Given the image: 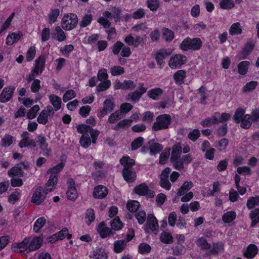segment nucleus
I'll list each match as a JSON object with an SVG mask.
<instances>
[{"label":"nucleus","mask_w":259,"mask_h":259,"mask_svg":"<svg viewBox=\"0 0 259 259\" xmlns=\"http://www.w3.org/2000/svg\"><path fill=\"white\" fill-rule=\"evenodd\" d=\"M202 46V42L200 38L195 37L191 38L189 37L185 38L179 46L180 49L183 51L188 50L198 51Z\"/></svg>","instance_id":"nucleus-1"},{"label":"nucleus","mask_w":259,"mask_h":259,"mask_svg":"<svg viewBox=\"0 0 259 259\" xmlns=\"http://www.w3.org/2000/svg\"><path fill=\"white\" fill-rule=\"evenodd\" d=\"M170 123L171 117L169 115H160L156 118V121L153 125L152 129L155 131L166 129L168 127Z\"/></svg>","instance_id":"nucleus-2"},{"label":"nucleus","mask_w":259,"mask_h":259,"mask_svg":"<svg viewBox=\"0 0 259 259\" xmlns=\"http://www.w3.org/2000/svg\"><path fill=\"white\" fill-rule=\"evenodd\" d=\"M78 23L77 16L74 14H65L62 18V27L65 30H70L74 28Z\"/></svg>","instance_id":"nucleus-3"},{"label":"nucleus","mask_w":259,"mask_h":259,"mask_svg":"<svg viewBox=\"0 0 259 259\" xmlns=\"http://www.w3.org/2000/svg\"><path fill=\"white\" fill-rule=\"evenodd\" d=\"M46 62V55H41L35 61L34 68L32 70L31 73L27 76V81H39V79H34V76L38 75L39 71L41 72L45 67Z\"/></svg>","instance_id":"nucleus-4"},{"label":"nucleus","mask_w":259,"mask_h":259,"mask_svg":"<svg viewBox=\"0 0 259 259\" xmlns=\"http://www.w3.org/2000/svg\"><path fill=\"white\" fill-rule=\"evenodd\" d=\"M170 172L171 169L169 167H166L160 175L159 185L166 190H169L171 188V184L168 180Z\"/></svg>","instance_id":"nucleus-5"},{"label":"nucleus","mask_w":259,"mask_h":259,"mask_svg":"<svg viewBox=\"0 0 259 259\" xmlns=\"http://www.w3.org/2000/svg\"><path fill=\"white\" fill-rule=\"evenodd\" d=\"M136 193L141 196H146L149 198H152L154 196V192L149 189L145 183H142L136 186L134 189Z\"/></svg>","instance_id":"nucleus-6"},{"label":"nucleus","mask_w":259,"mask_h":259,"mask_svg":"<svg viewBox=\"0 0 259 259\" xmlns=\"http://www.w3.org/2000/svg\"><path fill=\"white\" fill-rule=\"evenodd\" d=\"M186 57L181 55L177 54L170 58L168 65L172 69H175L178 66H180L186 63Z\"/></svg>","instance_id":"nucleus-7"},{"label":"nucleus","mask_w":259,"mask_h":259,"mask_svg":"<svg viewBox=\"0 0 259 259\" xmlns=\"http://www.w3.org/2000/svg\"><path fill=\"white\" fill-rule=\"evenodd\" d=\"M67 183L68 185V190L66 192L67 197L69 199L74 201L78 197L77 190L75 187V182L72 179L69 178L67 180Z\"/></svg>","instance_id":"nucleus-8"},{"label":"nucleus","mask_w":259,"mask_h":259,"mask_svg":"<svg viewBox=\"0 0 259 259\" xmlns=\"http://www.w3.org/2000/svg\"><path fill=\"white\" fill-rule=\"evenodd\" d=\"M22 140L19 143V146L20 148L32 146L36 147V142L30 137V134L27 132H24L21 134Z\"/></svg>","instance_id":"nucleus-9"},{"label":"nucleus","mask_w":259,"mask_h":259,"mask_svg":"<svg viewBox=\"0 0 259 259\" xmlns=\"http://www.w3.org/2000/svg\"><path fill=\"white\" fill-rule=\"evenodd\" d=\"M115 104L110 99H106L103 103V108L98 114L100 118H102L108 113L111 112L114 108Z\"/></svg>","instance_id":"nucleus-10"},{"label":"nucleus","mask_w":259,"mask_h":259,"mask_svg":"<svg viewBox=\"0 0 259 259\" xmlns=\"http://www.w3.org/2000/svg\"><path fill=\"white\" fill-rule=\"evenodd\" d=\"M97 231L102 238L110 237L115 233L111 228L106 227L104 222H102L99 224Z\"/></svg>","instance_id":"nucleus-11"},{"label":"nucleus","mask_w":259,"mask_h":259,"mask_svg":"<svg viewBox=\"0 0 259 259\" xmlns=\"http://www.w3.org/2000/svg\"><path fill=\"white\" fill-rule=\"evenodd\" d=\"M172 53L171 50L169 49H161L157 51L155 54V59L157 64L161 67L164 62L163 60L167 57L170 56Z\"/></svg>","instance_id":"nucleus-12"},{"label":"nucleus","mask_w":259,"mask_h":259,"mask_svg":"<svg viewBox=\"0 0 259 259\" xmlns=\"http://www.w3.org/2000/svg\"><path fill=\"white\" fill-rule=\"evenodd\" d=\"M45 196L42 193V187L37 188L31 197V202L36 205L40 204L45 200Z\"/></svg>","instance_id":"nucleus-13"},{"label":"nucleus","mask_w":259,"mask_h":259,"mask_svg":"<svg viewBox=\"0 0 259 259\" xmlns=\"http://www.w3.org/2000/svg\"><path fill=\"white\" fill-rule=\"evenodd\" d=\"M46 108V109H44L41 111L37 117V121L39 123L46 124L48 121V116L50 113L52 112V114H54L53 109L51 106H48Z\"/></svg>","instance_id":"nucleus-14"},{"label":"nucleus","mask_w":259,"mask_h":259,"mask_svg":"<svg viewBox=\"0 0 259 259\" xmlns=\"http://www.w3.org/2000/svg\"><path fill=\"white\" fill-rule=\"evenodd\" d=\"M29 243V239L25 238L20 243L14 244L12 245V249L16 252H23L27 251L28 252V243Z\"/></svg>","instance_id":"nucleus-15"},{"label":"nucleus","mask_w":259,"mask_h":259,"mask_svg":"<svg viewBox=\"0 0 259 259\" xmlns=\"http://www.w3.org/2000/svg\"><path fill=\"white\" fill-rule=\"evenodd\" d=\"M15 88L9 87L5 88L0 95V102L5 103L12 98Z\"/></svg>","instance_id":"nucleus-16"},{"label":"nucleus","mask_w":259,"mask_h":259,"mask_svg":"<svg viewBox=\"0 0 259 259\" xmlns=\"http://www.w3.org/2000/svg\"><path fill=\"white\" fill-rule=\"evenodd\" d=\"M139 91H136L128 94V100H130L134 103H136L139 100L142 95L145 93L147 89L141 84L140 87Z\"/></svg>","instance_id":"nucleus-17"},{"label":"nucleus","mask_w":259,"mask_h":259,"mask_svg":"<svg viewBox=\"0 0 259 259\" xmlns=\"http://www.w3.org/2000/svg\"><path fill=\"white\" fill-rule=\"evenodd\" d=\"M158 228L157 221L152 214H148L145 230L149 229L151 231H157Z\"/></svg>","instance_id":"nucleus-18"},{"label":"nucleus","mask_w":259,"mask_h":259,"mask_svg":"<svg viewBox=\"0 0 259 259\" xmlns=\"http://www.w3.org/2000/svg\"><path fill=\"white\" fill-rule=\"evenodd\" d=\"M43 241L41 237H34L32 240H29L28 243V252L36 250L39 249L41 246Z\"/></svg>","instance_id":"nucleus-19"},{"label":"nucleus","mask_w":259,"mask_h":259,"mask_svg":"<svg viewBox=\"0 0 259 259\" xmlns=\"http://www.w3.org/2000/svg\"><path fill=\"white\" fill-rule=\"evenodd\" d=\"M108 194L107 188L102 185L96 187L94 190L93 195L95 198L102 199Z\"/></svg>","instance_id":"nucleus-20"},{"label":"nucleus","mask_w":259,"mask_h":259,"mask_svg":"<svg viewBox=\"0 0 259 259\" xmlns=\"http://www.w3.org/2000/svg\"><path fill=\"white\" fill-rule=\"evenodd\" d=\"M122 174L124 180L128 183L134 182L137 177L136 171L133 169L123 168Z\"/></svg>","instance_id":"nucleus-21"},{"label":"nucleus","mask_w":259,"mask_h":259,"mask_svg":"<svg viewBox=\"0 0 259 259\" xmlns=\"http://www.w3.org/2000/svg\"><path fill=\"white\" fill-rule=\"evenodd\" d=\"M49 99L55 111H57L61 109L62 104L61 98L55 94H51L49 96Z\"/></svg>","instance_id":"nucleus-22"},{"label":"nucleus","mask_w":259,"mask_h":259,"mask_svg":"<svg viewBox=\"0 0 259 259\" xmlns=\"http://www.w3.org/2000/svg\"><path fill=\"white\" fill-rule=\"evenodd\" d=\"M120 163L123 166V168L126 169H133L135 164V161L128 156H124L120 159Z\"/></svg>","instance_id":"nucleus-23"},{"label":"nucleus","mask_w":259,"mask_h":259,"mask_svg":"<svg viewBox=\"0 0 259 259\" xmlns=\"http://www.w3.org/2000/svg\"><path fill=\"white\" fill-rule=\"evenodd\" d=\"M149 149L151 155H154L160 152L163 149L161 144L154 142V141L151 140L148 142Z\"/></svg>","instance_id":"nucleus-24"},{"label":"nucleus","mask_w":259,"mask_h":259,"mask_svg":"<svg viewBox=\"0 0 259 259\" xmlns=\"http://www.w3.org/2000/svg\"><path fill=\"white\" fill-rule=\"evenodd\" d=\"M134 82H116L114 85L115 89H121L123 90H133L136 87Z\"/></svg>","instance_id":"nucleus-25"},{"label":"nucleus","mask_w":259,"mask_h":259,"mask_svg":"<svg viewBox=\"0 0 259 259\" xmlns=\"http://www.w3.org/2000/svg\"><path fill=\"white\" fill-rule=\"evenodd\" d=\"M218 114H213L210 117L207 118L201 122V124L203 127H209L212 124H217V119L219 117Z\"/></svg>","instance_id":"nucleus-26"},{"label":"nucleus","mask_w":259,"mask_h":259,"mask_svg":"<svg viewBox=\"0 0 259 259\" xmlns=\"http://www.w3.org/2000/svg\"><path fill=\"white\" fill-rule=\"evenodd\" d=\"M257 252V247L253 244H250L245 250L243 254L245 257L252 258L255 256Z\"/></svg>","instance_id":"nucleus-27"},{"label":"nucleus","mask_w":259,"mask_h":259,"mask_svg":"<svg viewBox=\"0 0 259 259\" xmlns=\"http://www.w3.org/2000/svg\"><path fill=\"white\" fill-rule=\"evenodd\" d=\"M224 250V244L222 243H214L212 244V248L206 252L207 255L210 254H217L223 251Z\"/></svg>","instance_id":"nucleus-28"},{"label":"nucleus","mask_w":259,"mask_h":259,"mask_svg":"<svg viewBox=\"0 0 259 259\" xmlns=\"http://www.w3.org/2000/svg\"><path fill=\"white\" fill-rule=\"evenodd\" d=\"M193 186V184L192 182H185L182 186L178 189L177 195L182 196L184 195L187 192L190 190Z\"/></svg>","instance_id":"nucleus-29"},{"label":"nucleus","mask_w":259,"mask_h":259,"mask_svg":"<svg viewBox=\"0 0 259 259\" xmlns=\"http://www.w3.org/2000/svg\"><path fill=\"white\" fill-rule=\"evenodd\" d=\"M133 120L129 119H124L119 121L112 128L115 131H119L120 129L124 128L131 126Z\"/></svg>","instance_id":"nucleus-30"},{"label":"nucleus","mask_w":259,"mask_h":259,"mask_svg":"<svg viewBox=\"0 0 259 259\" xmlns=\"http://www.w3.org/2000/svg\"><path fill=\"white\" fill-rule=\"evenodd\" d=\"M9 177L18 176L22 177L24 176V171L21 169L19 166L13 167L8 172Z\"/></svg>","instance_id":"nucleus-31"},{"label":"nucleus","mask_w":259,"mask_h":259,"mask_svg":"<svg viewBox=\"0 0 259 259\" xmlns=\"http://www.w3.org/2000/svg\"><path fill=\"white\" fill-rule=\"evenodd\" d=\"M182 153V146L180 143L174 145L172 147V150L171 154L170 159L179 158Z\"/></svg>","instance_id":"nucleus-32"},{"label":"nucleus","mask_w":259,"mask_h":259,"mask_svg":"<svg viewBox=\"0 0 259 259\" xmlns=\"http://www.w3.org/2000/svg\"><path fill=\"white\" fill-rule=\"evenodd\" d=\"M163 37L167 42L171 41L175 37L174 32L167 28H163L162 30Z\"/></svg>","instance_id":"nucleus-33"},{"label":"nucleus","mask_w":259,"mask_h":259,"mask_svg":"<svg viewBox=\"0 0 259 259\" xmlns=\"http://www.w3.org/2000/svg\"><path fill=\"white\" fill-rule=\"evenodd\" d=\"M163 91L160 88H155L148 92V96L153 100H158Z\"/></svg>","instance_id":"nucleus-34"},{"label":"nucleus","mask_w":259,"mask_h":259,"mask_svg":"<svg viewBox=\"0 0 259 259\" xmlns=\"http://www.w3.org/2000/svg\"><path fill=\"white\" fill-rule=\"evenodd\" d=\"M250 62L247 61H243L240 62L238 65V73L241 75H245L247 71Z\"/></svg>","instance_id":"nucleus-35"},{"label":"nucleus","mask_w":259,"mask_h":259,"mask_svg":"<svg viewBox=\"0 0 259 259\" xmlns=\"http://www.w3.org/2000/svg\"><path fill=\"white\" fill-rule=\"evenodd\" d=\"M92 257L94 259H107V255L102 248H97L93 252Z\"/></svg>","instance_id":"nucleus-36"},{"label":"nucleus","mask_w":259,"mask_h":259,"mask_svg":"<svg viewBox=\"0 0 259 259\" xmlns=\"http://www.w3.org/2000/svg\"><path fill=\"white\" fill-rule=\"evenodd\" d=\"M242 33V28L239 22L233 23L229 29V33L231 35L240 34Z\"/></svg>","instance_id":"nucleus-37"},{"label":"nucleus","mask_w":259,"mask_h":259,"mask_svg":"<svg viewBox=\"0 0 259 259\" xmlns=\"http://www.w3.org/2000/svg\"><path fill=\"white\" fill-rule=\"evenodd\" d=\"M124 116V115L121 113V111L116 110L110 115L108 121L110 123H114L120 119L122 118Z\"/></svg>","instance_id":"nucleus-38"},{"label":"nucleus","mask_w":259,"mask_h":259,"mask_svg":"<svg viewBox=\"0 0 259 259\" xmlns=\"http://www.w3.org/2000/svg\"><path fill=\"white\" fill-rule=\"evenodd\" d=\"M114 251L116 253H120L125 248L126 244L124 240H117L114 243Z\"/></svg>","instance_id":"nucleus-39"},{"label":"nucleus","mask_w":259,"mask_h":259,"mask_svg":"<svg viewBox=\"0 0 259 259\" xmlns=\"http://www.w3.org/2000/svg\"><path fill=\"white\" fill-rule=\"evenodd\" d=\"M249 217L251 220V226H254L258 222H259V209L256 208L250 211Z\"/></svg>","instance_id":"nucleus-40"},{"label":"nucleus","mask_w":259,"mask_h":259,"mask_svg":"<svg viewBox=\"0 0 259 259\" xmlns=\"http://www.w3.org/2000/svg\"><path fill=\"white\" fill-rule=\"evenodd\" d=\"M79 142L80 145L84 148H88L91 143V140L89 133L83 134L82 135Z\"/></svg>","instance_id":"nucleus-41"},{"label":"nucleus","mask_w":259,"mask_h":259,"mask_svg":"<svg viewBox=\"0 0 259 259\" xmlns=\"http://www.w3.org/2000/svg\"><path fill=\"white\" fill-rule=\"evenodd\" d=\"M252 122L253 121L251 119L250 115L246 114L241 121L240 126L242 128L247 129L251 126Z\"/></svg>","instance_id":"nucleus-42"},{"label":"nucleus","mask_w":259,"mask_h":259,"mask_svg":"<svg viewBox=\"0 0 259 259\" xmlns=\"http://www.w3.org/2000/svg\"><path fill=\"white\" fill-rule=\"evenodd\" d=\"M258 205L259 196L258 195H256L254 197H250L248 199L247 201L246 206L249 209Z\"/></svg>","instance_id":"nucleus-43"},{"label":"nucleus","mask_w":259,"mask_h":259,"mask_svg":"<svg viewBox=\"0 0 259 259\" xmlns=\"http://www.w3.org/2000/svg\"><path fill=\"white\" fill-rule=\"evenodd\" d=\"M111 229L114 232L120 230L122 227V223L118 217L115 218L110 222Z\"/></svg>","instance_id":"nucleus-44"},{"label":"nucleus","mask_w":259,"mask_h":259,"mask_svg":"<svg viewBox=\"0 0 259 259\" xmlns=\"http://www.w3.org/2000/svg\"><path fill=\"white\" fill-rule=\"evenodd\" d=\"M254 44L251 42H247L244 46L242 50L243 58H245L253 50Z\"/></svg>","instance_id":"nucleus-45"},{"label":"nucleus","mask_w":259,"mask_h":259,"mask_svg":"<svg viewBox=\"0 0 259 259\" xmlns=\"http://www.w3.org/2000/svg\"><path fill=\"white\" fill-rule=\"evenodd\" d=\"M140 205L138 201L131 200L127 202L126 208L130 212H136L139 209Z\"/></svg>","instance_id":"nucleus-46"},{"label":"nucleus","mask_w":259,"mask_h":259,"mask_svg":"<svg viewBox=\"0 0 259 259\" xmlns=\"http://www.w3.org/2000/svg\"><path fill=\"white\" fill-rule=\"evenodd\" d=\"M46 222V220L45 218L41 217L38 218L34 224L33 230L36 233L38 232L40 229L44 226Z\"/></svg>","instance_id":"nucleus-47"},{"label":"nucleus","mask_w":259,"mask_h":259,"mask_svg":"<svg viewBox=\"0 0 259 259\" xmlns=\"http://www.w3.org/2000/svg\"><path fill=\"white\" fill-rule=\"evenodd\" d=\"M220 6L223 9L229 10L233 8L235 4L232 0H221Z\"/></svg>","instance_id":"nucleus-48"},{"label":"nucleus","mask_w":259,"mask_h":259,"mask_svg":"<svg viewBox=\"0 0 259 259\" xmlns=\"http://www.w3.org/2000/svg\"><path fill=\"white\" fill-rule=\"evenodd\" d=\"M64 166V164L63 163L61 162L57 165L54 166L52 168H50L48 170L47 174H51V175H56L60 172L62 169L63 168Z\"/></svg>","instance_id":"nucleus-49"},{"label":"nucleus","mask_w":259,"mask_h":259,"mask_svg":"<svg viewBox=\"0 0 259 259\" xmlns=\"http://www.w3.org/2000/svg\"><path fill=\"white\" fill-rule=\"evenodd\" d=\"M236 214L234 211H228L223 215L222 219L225 223H230L236 218Z\"/></svg>","instance_id":"nucleus-50"},{"label":"nucleus","mask_w":259,"mask_h":259,"mask_svg":"<svg viewBox=\"0 0 259 259\" xmlns=\"http://www.w3.org/2000/svg\"><path fill=\"white\" fill-rule=\"evenodd\" d=\"M245 111L242 108H238L236 110L234 115V120L235 122L239 123L243 118Z\"/></svg>","instance_id":"nucleus-51"},{"label":"nucleus","mask_w":259,"mask_h":259,"mask_svg":"<svg viewBox=\"0 0 259 259\" xmlns=\"http://www.w3.org/2000/svg\"><path fill=\"white\" fill-rule=\"evenodd\" d=\"M197 244L201 249H208L211 247L210 244L207 242L206 239L204 237L199 238L197 241Z\"/></svg>","instance_id":"nucleus-52"},{"label":"nucleus","mask_w":259,"mask_h":259,"mask_svg":"<svg viewBox=\"0 0 259 259\" xmlns=\"http://www.w3.org/2000/svg\"><path fill=\"white\" fill-rule=\"evenodd\" d=\"M170 160L172 163L174 168L178 170H182L184 168V162L182 159L179 158H172Z\"/></svg>","instance_id":"nucleus-53"},{"label":"nucleus","mask_w":259,"mask_h":259,"mask_svg":"<svg viewBox=\"0 0 259 259\" xmlns=\"http://www.w3.org/2000/svg\"><path fill=\"white\" fill-rule=\"evenodd\" d=\"M85 218L88 219V221L87 222L88 225H90L91 223L94 221L95 219V213L93 209L89 208L87 210Z\"/></svg>","instance_id":"nucleus-54"},{"label":"nucleus","mask_w":259,"mask_h":259,"mask_svg":"<svg viewBox=\"0 0 259 259\" xmlns=\"http://www.w3.org/2000/svg\"><path fill=\"white\" fill-rule=\"evenodd\" d=\"M135 216L138 223L140 225L143 224L145 222L147 217L145 211L143 210H140L136 213Z\"/></svg>","instance_id":"nucleus-55"},{"label":"nucleus","mask_w":259,"mask_h":259,"mask_svg":"<svg viewBox=\"0 0 259 259\" xmlns=\"http://www.w3.org/2000/svg\"><path fill=\"white\" fill-rule=\"evenodd\" d=\"M92 20V15L91 14H85L82 18V20L79 23L81 27H85L90 25Z\"/></svg>","instance_id":"nucleus-56"},{"label":"nucleus","mask_w":259,"mask_h":259,"mask_svg":"<svg viewBox=\"0 0 259 259\" xmlns=\"http://www.w3.org/2000/svg\"><path fill=\"white\" fill-rule=\"evenodd\" d=\"M160 240L166 244H169L172 242V237L171 235L168 232H163L160 235Z\"/></svg>","instance_id":"nucleus-57"},{"label":"nucleus","mask_w":259,"mask_h":259,"mask_svg":"<svg viewBox=\"0 0 259 259\" xmlns=\"http://www.w3.org/2000/svg\"><path fill=\"white\" fill-rule=\"evenodd\" d=\"M111 12L115 22H119L121 19V10L119 8L113 7Z\"/></svg>","instance_id":"nucleus-58"},{"label":"nucleus","mask_w":259,"mask_h":259,"mask_svg":"<svg viewBox=\"0 0 259 259\" xmlns=\"http://www.w3.org/2000/svg\"><path fill=\"white\" fill-rule=\"evenodd\" d=\"M60 10L58 9H55L51 11L49 14V23L55 22L58 16L59 15Z\"/></svg>","instance_id":"nucleus-59"},{"label":"nucleus","mask_w":259,"mask_h":259,"mask_svg":"<svg viewBox=\"0 0 259 259\" xmlns=\"http://www.w3.org/2000/svg\"><path fill=\"white\" fill-rule=\"evenodd\" d=\"M147 7L151 11H155L159 8V4L158 0H147Z\"/></svg>","instance_id":"nucleus-60"},{"label":"nucleus","mask_w":259,"mask_h":259,"mask_svg":"<svg viewBox=\"0 0 259 259\" xmlns=\"http://www.w3.org/2000/svg\"><path fill=\"white\" fill-rule=\"evenodd\" d=\"M13 137L10 135H5L1 140V145L3 147H8L13 143Z\"/></svg>","instance_id":"nucleus-61"},{"label":"nucleus","mask_w":259,"mask_h":259,"mask_svg":"<svg viewBox=\"0 0 259 259\" xmlns=\"http://www.w3.org/2000/svg\"><path fill=\"white\" fill-rule=\"evenodd\" d=\"M200 136V133L198 129H194L190 132L188 135V138L193 142L196 141Z\"/></svg>","instance_id":"nucleus-62"},{"label":"nucleus","mask_w":259,"mask_h":259,"mask_svg":"<svg viewBox=\"0 0 259 259\" xmlns=\"http://www.w3.org/2000/svg\"><path fill=\"white\" fill-rule=\"evenodd\" d=\"M20 196V192L16 190L15 191L12 192L9 196L8 201L14 204L19 199Z\"/></svg>","instance_id":"nucleus-63"},{"label":"nucleus","mask_w":259,"mask_h":259,"mask_svg":"<svg viewBox=\"0 0 259 259\" xmlns=\"http://www.w3.org/2000/svg\"><path fill=\"white\" fill-rule=\"evenodd\" d=\"M76 96V94L73 90H69L66 91L63 97V101L67 102Z\"/></svg>","instance_id":"nucleus-64"}]
</instances>
